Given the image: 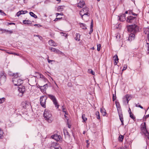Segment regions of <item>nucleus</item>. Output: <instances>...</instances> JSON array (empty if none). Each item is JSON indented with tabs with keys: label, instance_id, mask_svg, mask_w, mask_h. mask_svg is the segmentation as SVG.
I'll use <instances>...</instances> for the list:
<instances>
[{
	"label": "nucleus",
	"instance_id": "obj_17",
	"mask_svg": "<svg viewBox=\"0 0 149 149\" xmlns=\"http://www.w3.org/2000/svg\"><path fill=\"white\" fill-rule=\"evenodd\" d=\"M116 106L117 108L118 113H120L121 112V110L120 107V105L119 102H115Z\"/></svg>",
	"mask_w": 149,
	"mask_h": 149
},
{
	"label": "nucleus",
	"instance_id": "obj_46",
	"mask_svg": "<svg viewBox=\"0 0 149 149\" xmlns=\"http://www.w3.org/2000/svg\"><path fill=\"white\" fill-rule=\"evenodd\" d=\"M0 13H1V15H6V14L4 12H3L2 10H0Z\"/></svg>",
	"mask_w": 149,
	"mask_h": 149
},
{
	"label": "nucleus",
	"instance_id": "obj_29",
	"mask_svg": "<svg viewBox=\"0 0 149 149\" xmlns=\"http://www.w3.org/2000/svg\"><path fill=\"white\" fill-rule=\"evenodd\" d=\"M40 78L42 79L44 81H46L47 80V79L42 74H40Z\"/></svg>",
	"mask_w": 149,
	"mask_h": 149
},
{
	"label": "nucleus",
	"instance_id": "obj_6",
	"mask_svg": "<svg viewBox=\"0 0 149 149\" xmlns=\"http://www.w3.org/2000/svg\"><path fill=\"white\" fill-rule=\"evenodd\" d=\"M127 21L129 23H133L135 24L138 22V20L135 17L129 16L127 17Z\"/></svg>",
	"mask_w": 149,
	"mask_h": 149
},
{
	"label": "nucleus",
	"instance_id": "obj_18",
	"mask_svg": "<svg viewBox=\"0 0 149 149\" xmlns=\"http://www.w3.org/2000/svg\"><path fill=\"white\" fill-rule=\"evenodd\" d=\"M49 44L52 46L55 47L57 46V43H56L53 40H50L49 41Z\"/></svg>",
	"mask_w": 149,
	"mask_h": 149
},
{
	"label": "nucleus",
	"instance_id": "obj_15",
	"mask_svg": "<svg viewBox=\"0 0 149 149\" xmlns=\"http://www.w3.org/2000/svg\"><path fill=\"white\" fill-rule=\"evenodd\" d=\"M51 137L52 139H54L56 141H58L60 140L61 136L56 134H55L51 136Z\"/></svg>",
	"mask_w": 149,
	"mask_h": 149
},
{
	"label": "nucleus",
	"instance_id": "obj_26",
	"mask_svg": "<svg viewBox=\"0 0 149 149\" xmlns=\"http://www.w3.org/2000/svg\"><path fill=\"white\" fill-rule=\"evenodd\" d=\"M80 35L79 33H76V37L75 38V39L77 41H79L80 40Z\"/></svg>",
	"mask_w": 149,
	"mask_h": 149
},
{
	"label": "nucleus",
	"instance_id": "obj_9",
	"mask_svg": "<svg viewBox=\"0 0 149 149\" xmlns=\"http://www.w3.org/2000/svg\"><path fill=\"white\" fill-rule=\"evenodd\" d=\"M6 77L3 72L0 73V83H4L6 81Z\"/></svg>",
	"mask_w": 149,
	"mask_h": 149
},
{
	"label": "nucleus",
	"instance_id": "obj_30",
	"mask_svg": "<svg viewBox=\"0 0 149 149\" xmlns=\"http://www.w3.org/2000/svg\"><path fill=\"white\" fill-rule=\"evenodd\" d=\"M23 23L24 24H31V22L30 21L24 20L23 21Z\"/></svg>",
	"mask_w": 149,
	"mask_h": 149
},
{
	"label": "nucleus",
	"instance_id": "obj_22",
	"mask_svg": "<svg viewBox=\"0 0 149 149\" xmlns=\"http://www.w3.org/2000/svg\"><path fill=\"white\" fill-rule=\"evenodd\" d=\"M113 59L114 60V64L115 65H117V63L118 62V60H119L118 58V56L117 55H115L113 57Z\"/></svg>",
	"mask_w": 149,
	"mask_h": 149
},
{
	"label": "nucleus",
	"instance_id": "obj_49",
	"mask_svg": "<svg viewBox=\"0 0 149 149\" xmlns=\"http://www.w3.org/2000/svg\"><path fill=\"white\" fill-rule=\"evenodd\" d=\"M61 33H63V36H65L66 38L67 37L68 35L66 33H63V32H61Z\"/></svg>",
	"mask_w": 149,
	"mask_h": 149
},
{
	"label": "nucleus",
	"instance_id": "obj_7",
	"mask_svg": "<svg viewBox=\"0 0 149 149\" xmlns=\"http://www.w3.org/2000/svg\"><path fill=\"white\" fill-rule=\"evenodd\" d=\"M47 97L45 95L42 96L40 97V102L41 106L44 108H46V100L47 99Z\"/></svg>",
	"mask_w": 149,
	"mask_h": 149
},
{
	"label": "nucleus",
	"instance_id": "obj_2",
	"mask_svg": "<svg viewBox=\"0 0 149 149\" xmlns=\"http://www.w3.org/2000/svg\"><path fill=\"white\" fill-rule=\"evenodd\" d=\"M43 115L45 120L49 123H51L52 122L53 120L52 115L49 110L45 109Z\"/></svg>",
	"mask_w": 149,
	"mask_h": 149
},
{
	"label": "nucleus",
	"instance_id": "obj_39",
	"mask_svg": "<svg viewBox=\"0 0 149 149\" xmlns=\"http://www.w3.org/2000/svg\"><path fill=\"white\" fill-rule=\"evenodd\" d=\"M82 119L83 120V122H85L87 120V118L85 117V115L84 114H83L82 116Z\"/></svg>",
	"mask_w": 149,
	"mask_h": 149
},
{
	"label": "nucleus",
	"instance_id": "obj_4",
	"mask_svg": "<svg viewBox=\"0 0 149 149\" xmlns=\"http://www.w3.org/2000/svg\"><path fill=\"white\" fill-rule=\"evenodd\" d=\"M141 130L147 138L149 139V133L146 129V123L145 122L144 123L143 125H141Z\"/></svg>",
	"mask_w": 149,
	"mask_h": 149
},
{
	"label": "nucleus",
	"instance_id": "obj_53",
	"mask_svg": "<svg viewBox=\"0 0 149 149\" xmlns=\"http://www.w3.org/2000/svg\"><path fill=\"white\" fill-rule=\"evenodd\" d=\"M36 36H38L40 40H41L42 38V37H41V36H40L39 35H37V36L36 35Z\"/></svg>",
	"mask_w": 149,
	"mask_h": 149
},
{
	"label": "nucleus",
	"instance_id": "obj_28",
	"mask_svg": "<svg viewBox=\"0 0 149 149\" xmlns=\"http://www.w3.org/2000/svg\"><path fill=\"white\" fill-rule=\"evenodd\" d=\"M100 112L102 113V115L103 116H104L106 115V111L104 109H103L102 108H101L100 109Z\"/></svg>",
	"mask_w": 149,
	"mask_h": 149
},
{
	"label": "nucleus",
	"instance_id": "obj_43",
	"mask_svg": "<svg viewBox=\"0 0 149 149\" xmlns=\"http://www.w3.org/2000/svg\"><path fill=\"white\" fill-rule=\"evenodd\" d=\"M145 46L147 48L148 52L149 53V43H146L145 45Z\"/></svg>",
	"mask_w": 149,
	"mask_h": 149
},
{
	"label": "nucleus",
	"instance_id": "obj_58",
	"mask_svg": "<svg viewBox=\"0 0 149 149\" xmlns=\"http://www.w3.org/2000/svg\"><path fill=\"white\" fill-rule=\"evenodd\" d=\"M67 125H68V128H70L71 127V125H69V124H68V122H67Z\"/></svg>",
	"mask_w": 149,
	"mask_h": 149
},
{
	"label": "nucleus",
	"instance_id": "obj_10",
	"mask_svg": "<svg viewBox=\"0 0 149 149\" xmlns=\"http://www.w3.org/2000/svg\"><path fill=\"white\" fill-rule=\"evenodd\" d=\"M18 91L19 93V96H22L24 92L25 91V88L24 86H21L18 87Z\"/></svg>",
	"mask_w": 149,
	"mask_h": 149
},
{
	"label": "nucleus",
	"instance_id": "obj_20",
	"mask_svg": "<svg viewBox=\"0 0 149 149\" xmlns=\"http://www.w3.org/2000/svg\"><path fill=\"white\" fill-rule=\"evenodd\" d=\"M119 119L121 122L122 125H124V123H123V114L122 113V112H121L120 113H118Z\"/></svg>",
	"mask_w": 149,
	"mask_h": 149
},
{
	"label": "nucleus",
	"instance_id": "obj_40",
	"mask_svg": "<svg viewBox=\"0 0 149 149\" xmlns=\"http://www.w3.org/2000/svg\"><path fill=\"white\" fill-rule=\"evenodd\" d=\"M130 117L131 118L134 120H135V117L134 116L133 114L132 113H131L130 114Z\"/></svg>",
	"mask_w": 149,
	"mask_h": 149
},
{
	"label": "nucleus",
	"instance_id": "obj_38",
	"mask_svg": "<svg viewBox=\"0 0 149 149\" xmlns=\"http://www.w3.org/2000/svg\"><path fill=\"white\" fill-rule=\"evenodd\" d=\"M97 50L98 51H100L101 47V45L100 44H97Z\"/></svg>",
	"mask_w": 149,
	"mask_h": 149
},
{
	"label": "nucleus",
	"instance_id": "obj_16",
	"mask_svg": "<svg viewBox=\"0 0 149 149\" xmlns=\"http://www.w3.org/2000/svg\"><path fill=\"white\" fill-rule=\"evenodd\" d=\"M85 4V3L84 1L83 0L80 1L77 4V6L79 8H82Z\"/></svg>",
	"mask_w": 149,
	"mask_h": 149
},
{
	"label": "nucleus",
	"instance_id": "obj_34",
	"mask_svg": "<svg viewBox=\"0 0 149 149\" xmlns=\"http://www.w3.org/2000/svg\"><path fill=\"white\" fill-rule=\"evenodd\" d=\"M88 72L89 73L93 75H94L95 74V72H94L91 69H88Z\"/></svg>",
	"mask_w": 149,
	"mask_h": 149
},
{
	"label": "nucleus",
	"instance_id": "obj_50",
	"mask_svg": "<svg viewBox=\"0 0 149 149\" xmlns=\"http://www.w3.org/2000/svg\"><path fill=\"white\" fill-rule=\"evenodd\" d=\"M5 52L9 54H13V53L11 52H7L6 50H5Z\"/></svg>",
	"mask_w": 149,
	"mask_h": 149
},
{
	"label": "nucleus",
	"instance_id": "obj_57",
	"mask_svg": "<svg viewBox=\"0 0 149 149\" xmlns=\"http://www.w3.org/2000/svg\"><path fill=\"white\" fill-rule=\"evenodd\" d=\"M47 61L49 63H50V62L53 61V60H50L48 58L47 59Z\"/></svg>",
	"mask_w": 149,
	"mask_h": 149
},
{
	"label": "nucleus",
	"instance_id": "obj_21",
	"mask_svg": "<svg viewBox=\"0 0 149 149\" xmlns=\"http://www.w3.org/2000/svg\"><path fill=\"white\" fill-rule=\"evenodd\" d=\"M126 19V15L125 14H123L119 17V20L121 21H123Z\"/></svg>",
	"mask_w": 149,
	"mask_h": 149
},
{
	"label": "nucleus",
	"instance_id": "obj_48",
	"mask_svg": "<svg viewBox=\"0 0 149 149\" xmlns=\"http://www.w3.org/2000/svg\"><path fill=\"white\" fill-rule=\"evenodd\" d=\"M149 117V114L146 115L145 117L143 118V119L145 120H146V119Z\"/></svg>",
	"mask_w": 149,
	"mask_h": 149
},
{
	"label": "nucleus",
	"instance_id": "obj_12",
	"mask_svg": "<svg viewBox=\"0 0 149 149\" xmlns=\"http://www.w3.org/2000/svg\"><path fill=\"white\" fill-rule=\"evenodd\" d=\"M60 147L57 142H52L51 144L50 149H56V147Z\"/></svg>",
	"mask_w": 149,
	"mask_h": 149
},
{
	"label": "nucleus",
	"instance_id": "obj_5",
	"mask_svg": "<svg viewBox=\"0 0 149 149\" xmlns=\"http://www.w3.org/2000/svg\"><path fill=\"white\" fill-rule=\"evenodd\" d=\"M48 97L52 101L55 107L58 109L59 107V105L55 96L51 94H48Z\"/></svg>",
	"mask_w": 149,
	"mask_h": 149
},
{
	"label": "nucleus",
	"instance_id": "obj_37",
	"mask_svg": "<svg viewBox=\"0 0 149 149\" xmlns=\"http://www.w3.org/2000/svg\"><path fill=\"white\" fill-rule=\"evenodd\" d=\"M5 100L6 99L4 97L0 98V104H2L5 101Z\"/></svg>",
	"mask_w": 149,
	"mask_h": 149
},
{
	"label": "nucleus",
	"instance_id": "obj_41",
	"mask_svg": "<svg viewBox=\"0 0 149 149\" xmlns=\"http://www.w3.org/2000/svg\"><path fill=\"white\" fill-rule=\"evenodd\" d=\"M9 30H8L3 29H0V33H2L5 32H8Z\"/></svg>",
	"mask_w": 149,
	"mask_h": 149
},
{
	"label": "nucleus",
	"instance_id": "obj_42",
	"mask_svg": "<svg viewBox=\"0 0 149 149\" xmlns=\"http://www.w3.org/2000/svg\"><path fill=\"white\" fill-rule=\"evenodd\" d=\"M93 20H92L91 24V30L90 32L92 33L93 31Z\"/></svg>",
	"mask_w": 149,
	"mask_h": 149
},
{
	"label": "nucleus",
	"instance_id": "obj_36",
	"mask_svg": "<svg viewBox=\"0 0 149 149\" xmlns=\"http://www.w3.org/2000/svg\"><path fill=\"white\" fill-rule=\"evenodd\" d=\"M95 114L97 116V118L98 119H100V117L99 113V112L98 111H97L96 112Z\"/></svg>",
	"mask_w": 149,
	"mask_h": 149
},
{
	"label": "nucleus",
	"instance_id": "obj_47",
	"mask_svg": "<svg viewBox=\"0 0 149 149\" xmlns=\"http://www.w3.org/2000/svg\"><path fill=\"white\" fill-rule=\"evenodd\" d=\"M127 65H124L123 66V69L122 70L123 71V70H126V69H127Z\"/></svg>",
	"mask_w": 149,
	"mask_h": 149
},
{
	"label": "nucleus",
	"instance_id": "obj_55",
	"mask_svg": "<svg viewBox=\"0 0 149 149\" xmlns=\"http://www.w3.org/2000/svg\"><path fill=\"white\" fill-rule=\"evenodd\" d=\"M64 109H65L64 108H62V111L64 112L65 113V114H67H67L66 113V111H65L64 110Z\"/></svg>",
	"mask_w": 149,
	"mask_h": 149
},
{
	"label": "nucleus",
	"instance_id": "obj_8",
	"mask_svg": "<svg viewBox=\"0 0 149 149\" xmlns=\"http://www.w3.org/2000/svg\"><path fill=\"white\" fill-rule=\"evenodd\" d=\"M89 8H88L86 7L83 8L80 11V15H83L85 14H90L89 13Z\"/></svg>",
	"mask_w": 149,
	"mask_h": 149
},
{
	"label": "nucleus",
	"instance_id": "obj_24",
	"mask_svg": "<svg viewBox=\"0 0 149 149\" xmlns=\"http://www.w3.org/2000/svg\"><path fill=\"white\" fill-rule=\"evenodd\" d=\"M49 49L51 51V52H54L57 54L58 49L55 48L53 47H50L49 48Z\"/></svg>",
	"mask_w": 149,
	"mask_h": 149
},
{
	"label": "nucleus",
	"instance_id": "obj_33",
	"mask_svg": "<svg viewBox=\"0 0 149 149\" xmlns=\"http://www.w3.org/2000/svg\"><path fill=\"white\" fill-rule=\"evenodd\" d=\"M124 136L121 135H120L118 138V140L120 141H122L123 139Z\"/></svg>",
	"mask_w": 149,
	"mask_h": 149
},
{
	"label": "nucleus",
	"instance_id": "obj_35",
	"mask_svg": "<svg viewBox=\"0 0 149 149\" xmlns=\"http://www.w3.org/2000/svg\"><path fill=\"white\" fill-rule=\"evenodd\" d=\"M64 6H59L57 8L58 10V11H62L63 10Z\"/></svg>",
	"mask_w": 149,
	"mask_h": 149
},
{
	"label": "nucleus",
	"instance_id": "obj_27",
	"mask_svg": "<svg viewBox=\"0 0 149 149\" xmlns=\"http://www.w3.org/2000/svg\"><path fill=\"white\" fill-rule=\"evenodd\" d=\"M79 24L80 25L82 29L85 30L87 29L85 24L81 23H79Z\"/></svg>",
	"mask_w": 149,
	"mask_h": 149
},
{
	"label": "nucleus",
	"instance_id": "obj_54",
	"mask_svg": "<svg viewBox=\"0 0 149 149\" xmlns=\"http://www.w3.org/2000/svg\"><path fill=\"white\" fill-rule=\"evenodd\" d=\"M56 15H56V17L58 15H63V14L62 13H56Z\"/></svg>",
	"mask_w": 149,
	"mask_h": 149
},
{
	"label": "nucleus",
	"instance_id": "obj_52",
	"mask_svg": "<svg viewBox=\"0 0 149 149\" xmlns=\"http://www.w3.org/2000/svg\"><path fill=\"white\" fill-rule=\"evenodd\" d=\"M116 99V95H114V94H113V101H114Z\"/></svg>",
	"mask_w": 149,
	"mask_h": 149
},
{
	"label": "nucleus",
	"instance_id": "obj_45",
	"mask_svg": "<svg viewBox=\"0 0 149 149\" xmlns=\"http://www.w3.org/2000/svg\"><path fill=\"white\" fill-rule=\"evenodd\" d=\"M57 54H61L62 55V56L64 55V54L62 52L60 51L59 50H58Z\"/></svg>",
	"mask_w": 149,
	"mask_h": 149
},
{
	"label": "nucleus",
	"instance_id": "obj_59",
	"mask_svg": "<svg viewBox=\"0 0 149 149\" xmlns=\"http://www.w3.org/2000/svg\"><path fill=\"white\" fill-rule=\"evenodd\" d=\"M128 111L129 114H130L131 113H132L131 111V109L130 108H129V110H128Z\"/></svg>",
	"mask_w": 149,
	"mask_h": 149
},
{
	"label": "nucleus",
	"instance_id": "obj_61",
	"mask_svg": "<svg viewBox=\"0 0 149 149\" xmlns=\"http://www.w3.org/2000/svg\"><path fill=\"white\" fill-rule=\"evenodd\" d=\"M8 24L9 25H12V24H15L14 23H8Z\"/></svg>",
	"mask_w": 149,
	"mask_h": 149
},
{
	"label": "nucleus",
	"instance_id": "obj_51",
	"mask_svg": "<svg viewBox=\"0 0 149 149\" xmlns=\"http://www.w3.org/2000/svg\"><path fill=\"white\" fill-rule=\"evenodd\" d=\"M131 13H132V14L133 15H137V14H136L135 13H132L131 11H130L129 12V14H130Z\"/></svg>",
	"mask_w": 149,
	"mask_h": 149
},
{
	"label": "nucleus",
	"instance_id": "obj_62",
	"mask_svg": "<svg viewBox=\"0 0 149 149\" xmlns=\"http://www.w3.org/2000/svg\"><path fill=\"white\" fill-rule=\"evenodd\" d=\"M9 74L10 75H13V74H13L11 72H9Z\"/></svg>",
	"mask_w": 149,
	"mask_h": 149
},
{
	"label": "nucleus",
	"instance_id": "obj_13",
	"mask_svg": "<svg viewBox=\"0 0 149 149\" xmlns=\"http://www.w3.org/2000/svg\"><path fill=\"white\" fill-rule=\"evenodd\" d=\"M30 104V103L29 102L26 101L22 102V107L24 109L29 106Z\"/></svg>",
	"mask_w": 149,
	"mask_h": 149
},
{
	"label": "nucleus",
	"instance_id": "obj_31",
	"mask_svg": "<svg viewBox=\"0 0 149 149\" xmlns=\"http://www.w3.org/2000/svg\"><path fill=\"white\" fill-rule=\"evenodd\" d=\"M3 130L0 128V139H2L3 137Z\"/></svg>",
	"mask_w": 149,
	"mask_h": 149
},
{
	"label": "nucleus",
	"instance_id": "obj_1",
	"mask_svg": "<svg viewBox=\"0 0 149 149\" xmlns=\"http://www.w3.org/2000/svg\"><path fill=\"white\" fill-rule=\"evenodd\" d=\"M13 78L12 79V81L15 86H20L23 84V80L20 79V75L17 73L13 74Z\"/></svg>",
	"mask_w": 149,
	"mask_h": 149
},
{
	"label": "nucleus",
	"instance_id": "obj_11",
	"mask_svg": "<svg viewBox=\"0 0 149 149\" xmlns=\"http://www.w3.org/2000/svg\"><path fill=\"white\" fill-rule=\"evenodd\" d=\"M130 95H127L123 98V102L125 104H128V102L130 100Z\"/></svg>",
	"mask_w": 149,
	"mask_h": 149
},
{
	"label": "nucleus",
	"instance_id": "obj_23",
	"mask_svg": "<svg viewBox=\"0 0 149 149\" xmlns=\"http://www.w3.org/2000/svg\"><path fill=\"white\" fill-rule=\"evenodd\" d=\"M135 35L133 33H131L130 34L128 40L130 41H131L132 40H133L134 38Z\"/></svg>",
	"mask_w": 149,
	"mask_h": 149
},
{
	"label": "nucleus",
	"instance_id": "obj_44",
	"mask_svg": "<svg viewBox=\"0 0 149 149\" xmlns=\"http://www.w3.org/2000/svg\"><path fill=\"white\" fill-rule=\"evenodd\" d=\"M48 88V85L47 84H46L43 86H41L40 88V89H42V88H45V90L47 89Z\"/></svg>",
	"mask_w": 149,
	"mask_h": 149
},
{
	"label": "nucleus",
	"instance_id": "obj_19",
	"mask_svg": "<svg viewBox=\"0 0 149 149\" xmlns=\"http://www.w3.org/2000/svg\"><path fill=\"white\" fill-rule=\"evenodd\" d=\"M27 11L26 10L23 11L21 10L18 12L16 14V15L17 17L19 16L20 15L25 14L27 13Z\"/></svg>",
	"mask_w": 149,
	"mask_h": 149
},
{
	"label": "nucleus",
	"instance_id": "obj_32",
	"mask_svg": "<svg viewBox=\"0 0 149 149\" xmlns=\"http://www.w3.org/2000/svg\"><path fill=\"white\" fill-rule=\"evenodd\" d=\"M29 14L31 16L34 17V18H37V16L33 12H31L29 13Z\"/></svg>",
	"mask_w": 149,
	"mask_h": 149
},
{
	"label": "nucleus",
	"instance_id": "obj_60",
	"mask_svg": "<svg viewBox=\"0 0 149 149\" xmlns=\"http://www.w3.org/2000/svg\"><path fill=\"white\" fill-rule=\"evenodd\" d=\"M37 26L39 28V27H41V26L40 25L37 24Z\"/></svg>",
	"mask_w": 149,
	"mask_h": 149
},
{
	"label": "nucleus",
	"instance_id": "obj_25",
	"mask_svg": "<svg viewBox=\"0 0 149 149\" xmlns=\"http://www.w3.org/2000/svg\"><path fill=\"white\" fill-rule=\"evenodd\" d=\"M144 32L146 34H147V35L149 34V28L148 27H146L144 28L143 29Z\"/></svg>",
	"mask_w": 149,
	"mask_h": 149
},
{
	"label": "nucleus",
	"instance_id": "obj_3",
	"mask_svg": "<svg viewBox=\"0 0 149 149\" xmlns=\"http://www.w3.org/2000/svg\"><path fill=\"white\" fill-rule=\"evenodd\" d=\"M127 29L129 32L134 33L137 32L139 30L138 26L135 24L128 26Z\"/></svg>",
	"mask_w": 149,
	"mask_h": 149
},
{
	"label": "nucleus",
	"instance_id": "obj_64",
	"mask_svg": "<svg viewBox=\"0 0 149 149\" xmlns=\"http://www.w3.org/2000/svg\"><path fill=\"white\" fill-rule=\"evenodd\" d=\"M56 148H57L56 149H61V148L60 147H56Z\"/></svg>",
	"mask_w": 149,
	"mask_h": 149
},
{
	"label": "nucleus",
	"instance_id": "obj_56",
	"mask_svg": "<svg viewBox=\"0 0 149 149\" xmlns=\"http://www.w3.org/2000/svg\"><path fill=\"white\" fill-rule=\"evenodd\" d=\"M61 18H56L54 20V21H57L58 20L60 19Z\"/></svg>",
	"mask_w": 149,
	"mask_h": 149
},
{
	"label": "nucleus",
	"instance_id": "obj_14",
	"mask_svg": "<svg viewBox=\"0 0 149 149\" xmlns=\"http://www.w3.org/2000/svg\"><path fill=\"white\" fill-rule=\"evenodd\" d=\"M90 14H85L83 15H81V18L85 21L87 22L89 19Z\"/></svg>",
	"mask_w": 149,
	"mask_h": 149
},
{
	"label": "nucleus",
	"instance_id": "obj_63",
	"mask_svg": "<svg viewBox=\"0 0 149 149\" xmlns=\"http://www.w3.org/2000/svg\"><path fill=\"white\" fill-rule=\"evenodd\" d=\"M138 107L140 108L141 109H143V107L141 105H138Z\"/></svg>",
	"mask_w": 149,
	"mask_h": 149
}]
</instances>
